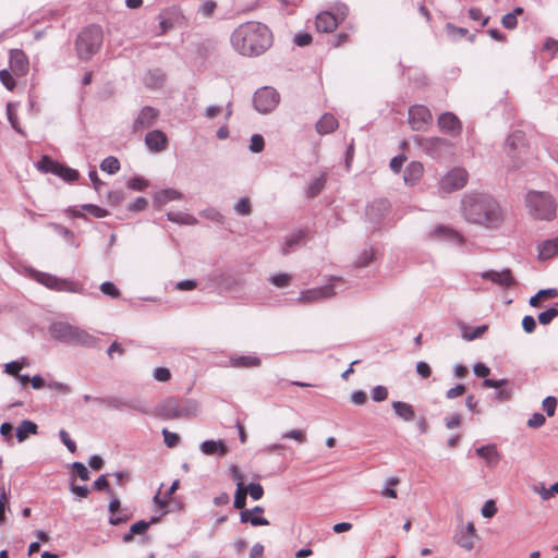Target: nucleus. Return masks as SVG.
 Masks as SVG:
<instances>
[{
    "mask_svg": "<svg viewBox=\"0 0 558 558\" xmlns=\"http://www.w3.org/2000/svg\"><path fill=\"white\" fill-rule=\"evenodd\" d=\"M372 398L376 402H380V401L386 400L388 398V390H387V388L384 387V386H376L372 390Z\"/></svg>",
    "mask_w": 558,
    "mask_h": 558,
    "instance_id": "58",
    "label": "nucleus"
},
{
    "mask_svg": "<svg viewBox=\"0 0 558 558\" xmlns=\"http://www.w3.org/2000/svg\"><path fill=\"white\" fill-rule=\"evenodd\" d=\"M557 316H558V310L555 308V307H551V308H549V310H547L545 312H542L538 315V322L542 325H548Z\"/></svg>",
    "mask_w": 558,
    "mask_h": 558,
    "instance_id": "51",
    "label": "nucleus"
},
{
    "mask_svg": "<svg viewBox=\"0 0 558 558\" xmlns=\"http://www.w3.org/2000/svg\"><path fill=\"white\" fill-rule=\"evenodd\" d=\"M51 337L71 345L95 347L98 339L80 327L57 322L50 327Z\"/></svg>",
    "mask_w": 558,
    "mask_h": 558,
    "instance_id": "3",
    "label": "nucleus"
},
{
    "mask_svg": "<svg viewBox=\"0 0 558 558\" xmlns=\"http://www.w3.org/2000/svg\"><path fill=\"white\" fill-rule=\"evenodd\" d=\"M163 440L167 447L175 448L180 444V436L165 428L162 430Z\"/></svg>",
    "mask_w": 558,
    "mask_h": 558,
    "instance_id": "48",
    "label": "nucleus"
},
{
    "mask_svg": "<svg viewBox=\"0 0 558 558\" xmlns=\"http://www.w3.org/2000/svg\"><path fill=\"white\" fill-rule=\"evenodd\" d=\"M446 29H447L448 35L452 39H459V38H462V37H466L469 35V31L466 28L456 26V25H453L451 23H448L446 25Z\"/></svg>",
    "mask_w": 558,
    "mask_h": 558,
    "instance_id": "42",
    "label": "nucleus"
},
{
    "mask_svg": "<svg viewBox=\"0 0 558 558\" xmlns=\"http://www.w3.org/2000/svg\"><path fill=\"white\" fill-rule=\"evenodd\" d=\"M231 44L242 56H259L271 46L272 35L266 25L259 22H247L234 29Z\"/></svg>",
    "mask_w": 558,
    "mask_h": 558,
    "instance_id": "2",
    "label": "nucleus"
},
{
    "mask_svg": "<svg viewBox=\"0 0 558 558\" xmlns=\"http://www.w3.org/2000/svg\"><path fill=\"white\" fill-rule=\"evenodd\" d=\"M501 23L505 28L514 29L518 25V19L515 17V14L508 13L504 15Z\"/></svg>",
    "mask_w": 558,
    "mask_h": 558,
    "instance_id": "63",
    "label": "nucleus"
},
{
    "mask_svg": "<svg viewBox=\"0 0 558 558\" xmlns=\"http://www.w3.org/2000/svg\"><path fill=\"white\" fill-rule=\"evenodd\" d=\"M24 365H25L24 363H20L17 361L8 363L5 365V373H8L9 375H12L14 377H17Z\"/></svg>",
    "mask_w": 558,
    "mask_h": 558,
    "instance_id": "64",
    "label": "nucleus"
},
{
    "mask_svg": "<svg viewBox=\"0 0 558 558\" xmlns=\"http://www.w3.org/2000/svg\"><path fill=\"white\" fill-rule=\"evenodd\" d=\"M270 282L278 288H286L292 281V276L289 274H277L270 277Z\"/></svg>",
    "mask_w": 558,
    "mask_h": 558,
    "instance_id": "41",
    "label": "nucleus"
},
{
    "mask_svg": "<svg viewBox=\"0 0 558 558\" xmlns=\"http://www.w3.org/2000/svg\"><path fill=\"white\" fill-rule=\"evenodd\" d=\"M432 240H445L456 245H462L464 238L454 229L447 226H437L429 234Z\"/></svg>",
    "mask_w": 558,
    "mask_h": 558,
    "instance_id": "17",
    "label": "nucleus"
},
{
    "mask_svg": "<svg viewBox=\"0 0 558 558\" xmlns=\"http://www.w3.org/2000/svg\"><path fill=\"white\" fill-rule=\"evenodd\" d=\"M338 120L331 113H325L316 123V131L322 134L332 133L338 128Z\"/></svg>",
    "mask_w": 558,
    "mask_h": 558,
    "instance_id": "24",
    "label": "nucleus"
},
{
    "mask_svg": "<svg viewBox=\"0 0 558 558\" xmlns=\"http://www.w3.org/2000/svg\"><path fill=\"white\" fill-rule=\"evenodd\" d=\"M168 219L173 222L182 223V225H195L197 222L196 218L190 214L180 213V211H171L168 213Z\"/></svg>",
    "mask_w": 558,
    "mask_h": 558,
    "instance_id": "34",
    "label": "nucleus"
},
{
    "mask_svg": "<svg viewBox=\"0 0 558 558\" xmlns=\"http://www.w3.org/2000/svg\"><path fill=\"white\" fill-rule=\"evenodd\" d=\"M7 114H8V120L10 122L11 126L17 133H22V129L20 126L19 118H17V114H16L15 109H14L12 104H8V106H7Z\"/></svg>",
    "mask_w": 558,
    "mask_h": 558,
    "instance_id": "45",
    "label": "nucleus"
},
{
    "mask_svg": "<svg viewBox=\"0 0 558 558\" xmlns=\"http://www.w3.org/2000/svg\"><path fill=\"white\" fill-rule=\"evenodd\" d=\"M100 168L105 172L114 174L120 170V161L118 160V158L110 156L102 160Z\"/></svg>",
    "mask_w": 558,
    "mask_h": 558,
    "instance_id": "35",
    "label": "nucleus"
},
{
    "mask_svg": "<svg viewBox=\"0 0 558 558\" xmlns=\"http://www.w3.org/2000/svg\"><path fill=\"white\" fill-rule=\"evenodd\" d=\"M149 527V523L146 521H138L131 525L130 532L123 535V542L130 543L133 541L134 535L144 534Z\"/></svg>",
    "mask_w": 558,
    "mask_h": 558,
    "instance_id": "31",
    "label": "nucleus"
},
{
    "mask_svg": "<svg viewBox=\"0 0 558 558\" xmlns=\"http://www.w3.org/2000/svg\"><path fill=\"white\" fill-rule=\"evenodd\" d=\"M348 12L347 5L338 7L336 13L330 11L320 12L316 16V29L320 33H332L345 20Z\"/></svg>",
    "mask_w": 558,
    "mask_h": 558,
    "instance_id": "8",
    "label": "nucleus"
},
{
    "mask_svg": "<svg viewBox=\"0 0 558 558\" xmlns=\"http://www.w3.org/2000/svg\"><path fill=\"white\" fill-rule=\"evenodd\" d=\"M481 277L505 288H509L515 283L511 270L509 269L502 271L488 270L481 274Z\"/></svg>",
    "mask_w": 558,
    "mask_h": 558,
    "instance_id": "20",
    "label": "nucleus"
},
{
    "mask_svg": "<svg viewBox=\"0 0 558 558\" xmlns=\"http://www.w3.org/2000/svg\"><path fill=\"white\" fill-rule=\"evenodd\" d=\"M308 238H310L308 229H301V230L292 233L291 235H289L286 239V241L281 247V253L283 255L290 254L296 247L304 245L306 243V241L308 240Z\"/></svg>",
    "mask_w": 558,
    "mask_h": 558,
    "instance_id": "19",
    "label": "nucleus"
},
{
    "mask_svg": "<svg viewBox=\"0 0 558 558\" xmlns=\"http://www.w3.org/2000/svg\"><path fill=\"white\" fill-rule=\"evenodd\" d=\"M109 511L111 513L109 522L112 525H119L129 520V517L126 514L121 515V504L120 500L116 497L112 498V500L110 501Z\"/></svg>",
    "mask_w": 558,
    "mask_h": 558,
    "instance_id": "29",
    "label": "nucleus"
},
{
    "mask_svg": "<svg viewBox=\"0 0 558 558\" xmlns=\"http://www.w3.org/2000/svg\"><path fill=\"white\" fill-rule=\"evenodd\" d=\"M158 117H159L158 109L150 107V106L144 107L140 111V113L137 114L136 119L133 122V126H132L133 133H141L144 130L149 129L150 126H153L156 123Z\"/></svg>",
    "mask_w": 558,
    "mask_h": 558,
    "instance_id": "13",
    "label": "nucleus"
},
{
    "mask_svg": "<svg viewBox=\"0 0 558 558\" xmlns=\"http://www.w3.org/2000/svg\"><path fill=\"white\" fill-rule=\"evenodd\" d=\"M145 144L153 153H161L168 148L169 140L160 130L149 131L145 136Z\"/></svg>",
    "mask_w": 558,
    "mask_h": 558,
    "instance_id": "18",
    "label": "nucleus"
},
{
    "mask_svg": "<svg viewBox=\"0 0 558 558\" xmlns=\"http://www.w3.org/2000/svg\"><path fill=\"white\" fill-rule=\"evenodd\" d=\"M468 13L471 20L482 21V26H486L488 24L489 17H484L481 9L471 8Z\"/></svg>",
    "mask_w": 558,
    "mask_h": 558,
    "instance_id": "59",
    "label": "nucleus"
},
{
    "mask_svg": "<svg viewBox=\"0 0 558 558\" xmlns=\"http://www.w3.org/2000/svg\"><path fill=\"white\" fill-rule=\"evenodd\" d=\"M487 329H488V327L486 325L478 326L475 328L465 329L463 332V337L466 340H474L476 338L482 337L487 331Z\"/></svg>",
    "mask_w": 558,
    "mask_h": 558,
    "instance_id": "46",
    "label": "nucleus"
},
{
    "mask_svg": "<svg viewBox=\"0 0 558 558\" xmlns=\"http://www.w3.org/2000/svg\"><path fill=\"white\" fill-rule=\"evenodd\" d=\"M253 101L257 111L267 113L278 105L279 94L272 87H264L255 93Z\"/></svg>",
    "mask_w": 558,
    "mask_h": 558,
    "instance_id": "11",
    "label": "nucleus"
},
{
    "mask_svg": "<svg viewBox=\"0 0 558 558\" xmlns=\"http://www.w3.org/2000/svg\"><path fill=\"white\" fill-rule=\"evenodd\" d=\"M246 492L254 500H259L264 495V488L260 484H250Z\"/></svg>",
    "mask_w": 558,
    "mask_h": 558,
    "instance_id": "60",
    "label": "nucleus"
},
{
    "mask_svg": "<svg viewBox=\"0 0 558 558\" xmlns=\"http://www.w3.org/2000/svg\"><path fill=\"white\" fill-rule=\"evenodd\" d=\"M340 283H343L342 279L332 278L329 284L303 291L299 298V301L301 303H312L330 298L336 294L335 288Z\"/></svg>",
    "mask_w": 558,
    "mask_h": 558,
    "instance_id": "9",
    "label": "nucleus"
},
{
    "mask_svg": "<svg viewBox=\"0 0 558 558\" xmlns=\"http://www.w3.org/2000/svg\"><path fill=\"white\" fill-rule=\"evenodd\" d=\"M474 538L472 535L462 532L457 539V543L464 549L471 550L474 548Z\"/></svg>",
    "mask_w": 558,
    "mask_h": 558,
    "instance_id": "50",
    "label": "nucleus"
},
{
    "mask_svg": "<svg viewBox=\"0 0 558 558\" xmlns=\"http://www.w3.org/2000/svg\"><path fill=\"white\" fill-rule=\"evenodd\" d=\"M181 197V194L172 189L163 190L160 193L156 195V202L162 204L167 203L169 201L179 199Z\"/></svg>",
    "mask_w": 558,
    "mask_h": 558,
    "instance_id": "37",
    "label": "nucleus"
},
{
    "mask_svg": "<svg viewBox=\"0 0 558 558\" xmlns=\"http://www.w3.org/2000/svg\"><path fill=\"white\" fill-rule=\"evenodd\" d=\"M416 142L432 157H438L442 149L450 146V142L442 137H417Z\"/></svg>",
    "mask_w": 558,
    "mask_h": 558,
    "instance_id": "15",
    "label": "nucleus"
},
{
    "mask_svg": "<svg viewBox=\"0 0 558 558\" xmlns=\"http://www.w3.org/2000/svg\"><path fill=\"white\" fill-rule=\"evenodd\" d=\"M9 64L11 72L17 77L25 76L29 71L28 57L21 49L10 50Z\"/></svg>",
    "mask_w": 558,
    "mask_h": 558,
    "instance_id": "14",
    "label": "nucleus"
},
{
    "mask_svg": "<svg viewBox=\"0 0 558 558\" xmlns=\"http://www.w3.org/2000/svg\"><path fill=\"white\" fill-rule=\"evenodd\" d=\"M433 122L430 110L424 105H414L409 109V124L414 131H425Z\"/></svg>",
    "mask_w": 558,
    "mask_h": 558,
    "instance_id": "10",
    "label": "nucleus"
},
{
    "mask_svg": "<svg viewBox=\"0 0 558 558\" xmlns=\"http://www.w3.org/2000/svg\"><path fill=\"white\" fill-rule=\"evenodd\" d=\"M497 513V507L494 500H487L483 508L482 514L485 518H493Z\"/></svg>",
    "mask_w": 558,
    "mask_h": 558,
    "instance_id": "61",
    "label": "nucleus"
},
{
    "mask_svg": "<svg viewBox=\"0 0 558 558\" xmlns=\"http://www.w3.org/2000/svg\"><path fill=\"white\" fill-rule=\"evenodd\" d=\"M191 414L190 402L177 398H168L156 408V415L163 420L187 417Z\"/></svg>",
    "mask_w": 558,
    "mask_h": 558,
    "instance_id": "7",
    "label": "nucleus"
},
{
    "mask_svg": "<svg viewBox=\"0 0 558 558\" xmlns=\"http://www.w3.org/2000/svg\"><path fill=\"white\" fill-rule=\"evenodd\" d=\"M392 409L395 413L405 422H412L415 418L414 408L403 401H393Z\"/></svg>",
    "mask_w": 558,
    "mask_h": 558,
    "instance_id": "26",
    "label": "nucleus"
},
{
    "mask_svg": "<svg viewBox=\"0 0 558 558\" xmlns=\"http://www.w3.org/2000/svg\"><path fill=\"white\" fill-rule=\"evenodd\" d=\"M100 291L111 299H119L121 296L120 290L112 282H104L100 286Z\"/></svg>",
    "mask_w": 558,
    "mask_h": 558,
    "instance_id": "44",
    "label": "nucleus"
},
{
    "mask_svg": "<svg viewBox=\"0 0 558 558\" xmlns=\"http://www.w3.org/2000/svg\"><path fill=\"white\" fill-rule=\"evenodd\" d=\"M235 210L241 216H247L251 214V203L247 197L241 198L235 205Z\"/></svg>",
    "mask_w": 558,
    "mask_h": 558,
    "instance_id": "53",
    "label": "nucleus"
},
{
    "mask_svg": "<svg viewBox=\"0 0 558 558\" xmlns=\"http://www.w3.org/2000/svg\"><path fill=\"white\" fill-rule=\"evenodd\" d=\"M400 484V480L398 477H390L387 480V487L381 492L383 497L388 498H397L398 494L393 489L395 486Z\"/></svg>",
    "mask_w": 558,
    "mask_h": 558,
    "instance_id": "43",
    "label": "nucleus"
},
{
    "mask_svg": "<svg viewBox=\"0 0 558 558\" xmlns=\"http://www.w3.org/2000/svg\"><path fill=\"white\" fill-rule=\"evenodd\" d=\"M13 73L11 72V70H1L0 71V81L1 83L5 86L7 89L9 90H14L15 86H16V82L13 77Z\"/></svg>",
    "mask_w": 558,
    "mask_h": 558,
    "instance_id": "39",
    "label": "nucleus"
},
{
    "mask_svg": "<svg viewBox=\"0 0 558 558\" xmlns=\"http://www.w3.org/2000/svg\"><path fill=\"white\" fill-rule=\"evenodd\" d=\"M466 221L487 229H498L504 222V211L498 202L487 194H470L462 201Z\"/></svg>",
    "mask_w": 558,
    "mask_h": 558,
    "instance_id": "1",
    "label": "nucleus"
},
{
    "mask_svg": "<svg viewBox=\"0 0 558 558\" xmlns=\"http://www.w3.org/2000/svg\"><path fill=\"white\" fill-rule=\"evenodd\" d=\"M37 425L32 421H23L16 429V437L20 442L24 441L29 435L37 434Z\"/></svg>",
    "mask_w": 558,
    "mask_h": 558,
    "instance_id": "30",
    "label": "nucleus"
},
{
    "mask_svg": "<svg viewBox=\"0 0 558 558\" xmlns=\"http://www.w3.org/2000/svg\"><path fill=\"white\" fill-rule=\"evenodd\" d=\"M34 279L46 288L57 292L83 293L84 287L78 281L59 278L54 275L35 271Z\"/></svg>",
    "mask_w": 558,
    "mask_h": 558,
    "instance_id": "6",
    "label": "nucleus"
},
{
    "mask_svg": "<svg viewBox=\"0 0 558 558\" xmlns=\"http://www.w3.org/2000/svg\"><path fill=\"white\" fill-rule=\"evenodd\" d=\"M60 166V162L51 159L50 157L44 156L41 160L39 161V168L45 172H51L56 173L58 170V167Z\"/></svg>",
    "mask_w": 558,
    "mask_h": 558,
    "instance_id": "40",
    "label": "nucleus"
},
{
    "mask_svg": "<svg viewBox=\"0 0 558 558\" xmlns=\"http://www.w3.org/2000/svg\"><path fill=\"white\" fill-rule=\"evenodd\" d=\"M282 438L294 439L300 444H304L306 441V435L301 429H293V430L287 432L286 434H283Z\"/></svg>",
    "mask_w": 558,
    "mask_h": 558,
    "instance_id": "55",
    "label": "nucleus"
},
{
    "mask_svg": "<svg viewBox=\"0 0 558 558\" xmlns=\"http://www.w3.org/2000/svg\"><path fill=\"white\" fill-rule=\"evenodd\" d=\"M147 186L148 181L142 177H134L128 182V187L134 191H144Z\"/></svg>",
    "mask_w": 558,
    "mask_h": 558,
    "instance_id": "49",
    "label": "nucleus"
},
{
    "mask_svg": "<svg viewBox=\"0 0 558 558\" xmlns=\"http://www.w3.org/2000/svg\"><path fill=\"white\" fill-rule=\"evenodd\" d=\"M539 258L550 259L558 254V236L551 240L544 241L539 246Z\"/></svg>",
    "mask_w": 558,
    "mask_h": 558,
    "instance_id": "28",
    "label": "nucleus"
},
{
    "mask_svg": "<svg viewBox=\"0 0 558 558\" xmlns=\"http://www.w3.org/2000/svg\"><path fill=\"white\" fill-rule=\"evenodd\" d=\"M327 179L328 173L326 171L322 172L319 177L313 179L306 190V197L315 198L316 196H318L325 189Z\"/></svg>",
    "mask_w": 558,
    "mask_h": 558,
    "instance_id": "27",
    "label": "nucleus"
},
{
    "mask_svg": "<svg viewBox=\"0 0 558 558\" xmlns=\"http://www.w3.org/2000/svg\"><path fill=\"white\" fill-rule=\"evenodd\" d=\"M95 401L100 403V404H105V405H107L109 408H113V409H118V410L124 409L125 404H126L125 401H122V400H120L118 398H114V397L96 398Z\"/></svg>",
    "mask_w": 558,
    "mask_h": 558,
    "instance_id": "38",
    "label": "nucleus"
},
{
    "mask_svg": "<svg viewBox=\"0 0 558 558\" xmlns=\"http://www.w3.org/2000/svg\"><path fill=\"white\" fill-rule=\"evenodd\" d=\"M526 204L531 215L541 220H551L556 217V202L549 193L530 192Z\"/></svg>",
    "mask_w": 558,
    "mask_h": 558,
    "instance_id": "5",
    "label": "nucleus"
},
{
    "mask_svg": "<svg viewBox=\"0 0 558 558\" xmlns=\"http://www.w3.org/2000/svg\"><path fill=\"white\" fill-rule=\"evenodd\" d=\"M476 454L484 459L489 468H494L500 460L496 445H486L476 449Z\"/></svg>",
    "mask_w": 558,
    "mask_h": 558,
    "instance_id": "22",
    "label": "nucleus"
},
{
    "mask_svg": "<svg viewBox=\"0 0 558 558\" xmlns=\"http://www.w3.org/2000/svg\"><path fill=\"white\" fill-rule=\"evenodd\" d=\"M232 365L235 367H257L260 365V359L253 355H243L232 359Z\"/></svg>",
    "mask_w": 558,
    "mask_h": 558,
    "instance_id": "33",
    "label": "nucleus"
},
{
    "mask_svg": "<svg viewBox=\"0 0 558 558\" xmlns=\"http://www.w3.org/2000/svg\"><path fill=\"white\" fill-rule=\"evenodd\" d=\"M201 449L203 453L207 456L219 454L220 457H223L229 452L228 447L221 440H206L202 444Z\"/></svg>",
    "mask_w": 558,
    "mask_h": 558,
    "instance_id": "25",
    "label": "nucleus"
},
{
    "mask_svg": "<svg viewBox=\"0 0 558 558\" xmlns=\"http://www.w3.org/2000/svg\"><path fill=\"white\" fill-rule=\"evenodd\" d=\"M438 126L441 132L457 136L460 135L462 131V123L459 118L452 112H445L438 118Z\"/></svg>",
    "mask_w": 558,
    "mask_h": 558,
    "instance_id": "16",
    "label": "nucleus"
},
{
    "mask_svg": "<svg viewBox=\"0 0 558 558\" xmlns=\"http://www.w3.org/2000/svg\"><path fill=\"white\" fill-rule=\"evenodd\" d=\"M264 147H265L264 137L259 134L253 135L251 138L250 149L253 153H260L264 149Z\"/></svg>",
    "mask_w": 558,
    "mask_h": 558,
    "instance_id": "54",
    "label": "nucleus"
},
{
    "mask_svg": "<svg viewBox=\"0 0 558 558\" xmlns=\"http://www.w3.org/2000/svg\"><path fill=\"white\" fill-rule=\"evenodd\" d=\"M104 40L102 29L98 25L85 27L77 36L75 49L82 60H89L99 50Z\"/></svg>",
    "mask_w": 558,
    "mask_h": 558,
    "instance_id": "4",
    "label": "nucleus"
},
{
    "mask_svg": "<svg viewBox=\"0 0 558 558\" xmlns=\"http://www.w3.org/2000/svg\"><path fill=\"white\" fill-rule=\"evenodd\" d=\"M462 423V416L458 413L445 417V424L448 429L457 428Z\"/></svg>",
    "mask_w": 558,
    "mask_h": 558,
    "instance_id": "62",
    "label": "nucleus"
},
{
    "mask_svg": "<svg viewBox=\"0 0 558 558\" xmlns=\"http://www.w3.org/2000/svg\"><path fill=\"white\" fill-rule=\"evenodd\" d=\"M72 468H73L74 474L77 475L82 481L89 480V472L83 463L75 462Z\"/></svg>",
    "mask_w": 558,
    "mask_h": 558,
    "instance_id": "57",
    "label": "nucleus"
},
{
    "mask_svg": "<svg viewBox=\"0 0 558 558\" xmlns=\"http://www.w3.org/2000/svg\"><path fill=\"white\" fill-rule=\"evenodd\" d=\"M557 408V399L555 397H547L543 401V410L547 413L548 416H553L555 414Z\"/></svg>",
    "mask_w": 558,
    "mask_h": 558,
    "instance_id": "56",
    "label": "nucleus"
},
{
    "mask_svg": "<svg viewBox=\"0 0 558 558\" xmlns=\"http://www.w3.org/2000/svg\"><path fill=\"white\" fill-rule=\"evenodd\" d=\"M263 512L264 509L259 506L255 507L253 510H243L241 511V522H250L254 526L268 525L269 521L260 515Z\"/></svg>",
    "mask_w": 558,
    "mask_h": 558,
    "instance_id": "21",
    "label": "nucleus"
},
{
    "mask_svg": "<svg viewBox=\"0 0 558 558\" xmlns=\"http://www.w3.org/2000/svg\"><path fill=\"white\" fill-rule=\"evenodd\" d=\"M468 182V172L461 168L450 170L440 181V189L450 193L462 189Z\"/></svg>",
    "mask_w": 558,
    "mask_h": 558,
    "instance_id": "12",
    "label": "nucleus"
},
{
    "mask_svg": "<svg viewBox=\"0 0 558 558\" xmlns=\"http://www.w3.org/2000/svg\"><path fill=\"white\" fill-rule=\"evenodd\" d=\"M83 209L96 218H104L108 216V211L97 205L87 204L83 206Z\"/></svg>",
    "mask_w": 558,
    "mask_h": 558,
    "instance_id": "52",
    "label": "nucleus"
},
{
    "mask_svg": "<svg viewBox=\"0 0 558 558\" xmlns=\"http://www.w3.org/2000/svg\"><path fill=\"white\" fill-rule=\"evenodd\" d=\"M54 174L62 178L64 181H66L69 183H73V182L77 181L80 178V173L77 170L72 169L62 163H60V166L58 167V170L56 171Z\"/></svg>",
    "mask_w": 558,
    "mask_h": 558,
    "instance_id": "32",
    "label": "nucleus"
},
{
    "mask_svg": "<svg viewBox=\"0 0 558 558\" xmlns=\"http://www.w3.org/2000/svg\"><path fill=\"white\" fill-rule=\"evenodd\" d=\"M246 488L245 487H238L234 496V507L240 510H245L246 505Z\"/></svg>",
    "mask_w": 558,
    "mask_h": 558,
    "instance_id": "47",
    "label": "nucleus"
},
{
    "mask_svg": "<svg viewBox=\"0 0 558 558\" xmlns=\"http://www.w3.org/2000/svg\"><path fill=\"white\" fill-rule=\"evenodd\" d=\"M424 172V167L421 162L412 161L408 165L404 171V181L409 185H414L420 181Z\"/></svg>",
    "mask_w": 558,
    "mask_h": 558,
    "instance_id": "23",
    "label": "nucleus"
},
{
    "mask_svg": "<svg viewBox=\"0 0 558 558\" xmlns=\"http://www.w3.org/2000/svg\"><path fill=\"white\" fill-rule=\"evenodd\" d=\"M9 505V494L3 483L0 484V523L5 521V509Z\"/></svg>",
    "mask_w": 558,
    "mask_h": 558,
    "instance_id": "36",
    "label": "nucleus"
}]
</instances>
